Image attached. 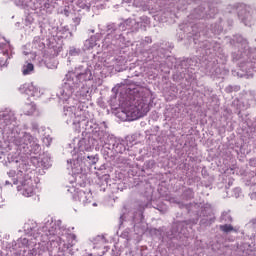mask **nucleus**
<instances>
[{
    "label": "nucleus",
    "instance_id": "obj_1",
    "mask_svg": "<svg viewBox=\"0 0 256 256\" xmlns=\"http://www.w3.org/2000/svg\"><path fill=\"white\" fill-rule=\"evenodd\" d=\"M91 85H93L91 68L80 65L66 73L62 87L56 93L59 103L63 105L62 119L64 123L72 125L73 129L78 132L85 131V133L93 134L92 138H74L69 144V149H73L71 151L73 158L67 160V169H71L72 175H75L76 179L77 177L81 179V175H86L87 171L91 169V165H95L99 161L97 154H90L95 147V140L98 139L99 141V138L95 136L94 132H89L83 127L77 129V124L66 122L65 109L73 107L75 111H79V109L89 111L85 102L91 99Z\"/></svg>",
    "mask_w": 256,
    "mask_h": 256
},
{
    "label": "nucleus",
    "instance_id": "obj_2",
    "mask_svg": "<svg viewBox=\"0 0 256 256\" xmlns=\"http://www.w3.org/2000/svg\"><path fill=\"white\" fill-rule=\"evenodd\" d=\"M0 163L10 169L6 174L23 197H33L35 186L29 176V155L41 152L39 139L19 126L15 111L6 108L0 111Z\"/></svg>",
    "mask_w": 256,
    "mask_h": 256
},
{
    "label": "nucleus",
    "instance_id": "obj_3",
    "mask_svg": "<svg viewBox=\"0 0 256 256\" xmlns=\"http://www.w3.org/2000/svg\"><path fill=\"white\" fill-rule=\"evenodd\" d=\"M64 119L67 123H73L77 125V129H86L88 133H94V137H97L102 147V153L106 157H113L115 153H125L129 151V147L135 145V135L127 136L126 139L115 137V135L107 132V124L105 122L97 123V120L93 118V115L89 111H85L83 108H79L75 111L74 107L66 108L64 111Z\"/></svg>",
    "mask_w": 256,
    "mask_h": 256
},
{
    "label": "nucleus",
    "instance_id": "obj_4",
    "mask_svg": "<svg viewBox=\"0 0 256 256\" xmlns=\"http://www.w3.org/2000/svg\"><path fill=\"white\" fill-rule=\"evenodd\" d=\"M232 45V61L237 63L238 68L232 70L233 77L238 79H253L256 72V48L249 47V41L241 35L233 36L230 41Z\"/></svg>",
    "mask_w": 256,
    "mask_h": 256
},
{
    "label": "nucleus",
    "instance_id": "obj_5",
    "mask_svg": "<svg viewBox=\"0 0 256 256\" xmlns=\"http://www.w3.org/2000/svg\"><path fill=\"white\" fill-rule=\"evenodd\" d=\"M151 93L145 88H127L126 95L121 94L118 106L121 107L126 121H136L150 111Z\"/></svg>",
    "mask_w": 256,
    "mask_h": 256
},
{
    "label": "nucleus",
    "instance_id": "obj_6",
    "mask_svg": "<svg viewBox=\"0 0 256 256\" xmlns=\"http://www.w3.org/2000/svg\"><path fill=\"white\" fill-rule=\"evenodd\" d=\"M180 29H184V33L188 32V37H193L195 45H198L199 49H202L203 55H219L223 51L221 44L217 42H209L208 40H199L201 36L203 37H213L219 35L223 31V26L221 24H214L210 26V30L205 29V25L201 23L190 24L183 27L180 26Z\"/></svg>",
    "mask_w": 256,
    "mask_h": 256
},
{
    "label": "nucleus",
    "instance_id": "obj_7",
    "mask_svg": "<svg viewBox=\"0 0 256 256\" xmlns=\"http://www.w3.org/2000/svg\"><path fill=\"white\" fill-rule=\"evenodd\" d=\"M142 25L141 22H137V20L131 18L119 25L115 23L108 24L106 26V36L102 41V49L104 51H115V49L127 45L129 43V38H127L129 32L125 31H139Z\"/></svg>",
    "mask_w": 256,
    "mask_h": 256
},
{
    "label": "nucleus",
    "instance_id": "obj_8",
    "mask_svg": "<svg viewBox=\"0 0 256 256\" xmlns=\"http://www.w3.org/2000/svg\"><path fill=\"white\" fill-rule=\"evenodd\" d=\"M145 207H147V205L140 204L138 206L137 211H134L129 214L124 213L123 215H121L120 216V227H121V225H123V221H127V219H129V215H131L133 229H134V232L136 233V235H141V234L145 233V229H147V227L145 226V221H144V217H143V211H145Z\"/></svg>",
    "mask_w": 256,
    "mask_h": 256
},
{
    "label": "nucleus",
    "instance_id": "obj_9",
    "mask_svg": "<svg viewBox=\"0 0 256 256\" xmlns=\"http://www.w3.org/2000/svg\"><path fill=\"white\" fill-rule=\"evenodd\" d=\"M253 103H255V96L251 92L243 91L239 98H235L232 101V107H234L238 115H241V111H247Z\"/></svg>",
    "mask_w": 256,
    "mask_h": 256
},
{
    "label": "nucleus",
    "instance_id": "obj_10",
    "mask_svg": "<svg viewBox=\"0 0 256 256\" xmlns=\"http://www.w3.org/2000/svg\"><path fill=\"white\" fill-rule=\"evenodd\" d=\"M197 223H199V219L197 218L184 222H175L172 225L171 231L166 233V237L168 239H173L174 237H177V235H184V237H188L189 234H187V229H191V226L197 225Z\"/></svg>",
    "mask_w": 256,
    "mask_h": 256
},
{
    "label": "nucleus",
    "instance_id": "obj_11",
    "mask_svg": "<svg viewBox=\"0 0 256 256\" xmlns=\"http://www.w3.org/2000/svg\"><path fill=\"white\" fill-rule=\"evenodd\" d=\"M205 75L211 77V79H223L226 75H229V70L219 67V64L215 61H209L206 66L201 68Z\"/></svg>",
    "mask_w": 256,
    "mask_h": 256
},
{
    "label": "nucleus",
    "instance_id": "obj_12",
    "mask_svg": "<svg viewBox=\"0 0 256 256\" xmlns=\"http://www.w3.org/2000/svg\"><path fill=\"white\" fill-rule=\"evenodd\" d=\"M10 59H13V46L5 37H0V67H8Z\"/></svg>",
    "mask_w": 256,
    "mask_h": 256
},
{
    "label": "nucleus",
    "instance_id": "obj_13",
    "mask_svg": "<svg viewBox=\"0 0 256 256\" xmlns=\"http://www.w3.org/2000/svg\"><path fill=\"white\" fill-rule=\"evenodd\" d=\"M255 8L242 4L238 10V18L241 23H243L246 27H251L255 23Z\"/></svg>",
    "mask_w": 256,
    "mask_h": 256
},
{
    "label": "nucleus",
    "instance_id": "obj_14",
    "mask_svg": "<svg viewBox=\"0 0 256 256\" xmlns=\"http://www.w3.org/2000/svg\"><path fill=\"white\" fill-rule=\"evenodd\" d=\"M218 10L213 4L208 6V10H205V5H201L198 8H195L191 13L189 19H212L217 15Z\"/></svg>",
    "mask_w": 256,
    "mask_h": 256
},
{
    "label": "nucleus",
    "instance_id": "obj_15",
    "mask_svg": "<svg viewBox=\"0 0 256 256\" xmlns=\"http://www.w3.org/2000/svg\"><path fill=\"white\" fill-rule=\"evenodd\" d=\"M68 192L73 195L74 201H79L82 205H89L93 203V193L91 191L77 190L75 187H70Z\"/></svg>",
    "mask_w": 256,
    "mask_h": 256
},
{
    "label": "nucleus",
    "instance_id": "obj_16",
    "mask_svg": "<svg viewBox=\"0 0 256 256\" xmlns=\"http://www.w3.org/2000/svg\"><path fill=\"white\" fill-rule=\"evenodd\" d=\"M199 215L201 217V225L209 226L215 223V215H213V208L211 207V204L206 203L201 206V211Z\"/></svg>",
    "mask_w": 256,
    "mask_h": 256
},
{
    "label": "nucleus",
    "instance_id": "obj_17",
    "mask_svg": "<svg viewBox=\"0 0 256 256\" xmlns=\"http://www.w3.org/2000/svg\"><path fill=\"white\" fill-rule=\"evenodd\" d=\"M150 53H152L154 66L153 69H161L163 65H165V50L163 48H159V45L154 44Z\"/></svg>",
    "mask_w": 256,
    "mask_h": 256
},
{
    "label": "nucleus",
    "instance_id": "obj_18",
    "mask_svg": "<svg viewBox=\"0 0 256 256\" xmlns=\"http://www.w3.org/2000/svg\"><path fill=\"white\" fill-rule=\"evenodd\" d=\"M93 243V251L94 253L90 254V256H103L107 253V247H105V243H107V239L105 236L98 235L92 239Z\"/></svg>",
    "mask_w": 256,
    "mask_h": 256
},
{
    "label": "nucleus",
    "instance_id": "obj_19",
    "mask_svg": "<svg viewBox=\"0 0 256 256\" xmlns=\"http://www.w3.org/2000/svg\"><path fill=\"white\" fill-rule=\"evenodd\" d=\"M19 92L22 93V95H28V97H34V99H39V97L43 95V92H41V89L33 85V83H26L21 85L19 87Z\"/></svg>",
    "mask_w": 256,
    "mask_h": 256
},
{
    "label": "nucleus",
    "instance_id": "obj_20",
    "mask_svg": "<svg viewBox=\"0 0 256 256\" xmlns=\"http://www.w3.org/2000/svg\"><path fill=\"white\" fill-rule=\"evenodd\" d=\"M30 163L34 167H42L43 169H49L51 167V156L49 154H43L41 157H31Z\"/></svg>",
    "mask_w": 256,
    "mask_h": 256
},
{
    "label": "nucleus",
    "instance_id": "obj_21",
    "mask_svg": "<svg viewBox=\"0 0 256 256\" xmlns=\"http://www.w3.org/2000/svg\"><path fill=\"white\" fill-rule=\"evenodd\" d=\"M98 39H99V34L91 36L88 40L85 41L84 48L89 51L90 49H93V47H97Z\"/></svg>",
    "mask_w": 256,
    "mask_h": 256
},
{
    "label": "nucleus",
    "instance_id": "obj_22",
    "mask_svg": "<svg viewBox=\"0 0 256 256\" xmlns=\"http://www.w3.org/2000/svg\"><path fill=\"white\" fill-rule=\"evenodd\" d=\"M32 49L34 51H42L45 49V43H43V41H41V37H39V36L34 37V39L32 41Z\"/></svg>",
    "mask_w": 256,
    "mask_h": 256
},
{
    "label": "nucleus",
    "instance_id": "obj_23",
    "mask_svg": "<svg viewBox=\"0 0 256 256\" xmlns=\"http://www.w3.org/2000/svg\"><path fill=\"white\" fill-rule=\"evenodd\" d=\"M36 110L37 106L33 102H31L30 104H25L22 107V112L24 115H33V113H35Z\"/></svg>",
    "mask_w": 256,
    "mask_h": 256
},
{
    "label": "nucleus",
    "instance_id": "obj_24",
    "mask_svg": "<svg viewBox=\"0 0 256 256\" xmlns=\"http://www.w3.org/2000/svg\"><path fill=\"white\" fill-rule=\"evenodd\" d=\"M34 71H35V66L32 63L26 62L22 66V75H32Z\"/></svg>",
    "mask_w": 256,
    "mask_h": 256
},
{
    "label": "nucleus",
    "instance_id": "obj_25",
    "mask_svg": "<svg viewBox=\"0 0 256 256\" xmlns=\"http://www.w3.org/2000/svg\"><path fill=\"white\" fill-rule=\"evenodd\" d=\"M246 229H250L252 232L251 234H248L249 239H254L256 230V218H253L248 222Z\"/></svg>",
    "mask_w": 256,
    "mask_h": 256
},
{
    "label": "nucleus",
    "instance_id": "obj_26",
    "mask_svg": "<svg viewBox=\"0 0 256 256\" xmlns=\"http://www.w3.org/2000/svg\"><path fill=\"white\" fill-rule=\"evenodd\" d=\"M224 91L226 93H237V91H241V86L239 85H228L225 87Z\"/></svg>",
    "mask_w": 256,
    "mask_h": 256
},
{
    "label": "nucleus",
    "instance_id": "obj_27",
    "mask_svg": "<svg viewBox=\"0 0 256 256\" xmlns=\"http://www.w3.org/2000/svg\"><path fill=\"white\" fill-rule=\"evenodd\" d=\"M81 54V49L76 48L75 46H70L69 55L70 57H77Z\"/></svg>",
    "mask_w": 256,
    "mask_h": 256
},
{
    "label": "nucleus",
    "instance_id": "obj_28",
    "mask_svg": "<svg viewBox=\"0 0 256 256\" xmlns=\"http://www.w3.org/2000/svg\"><path fill=\"white\" fill-rule=\"evenodd\" d=\"M183 197L184 199H193V197H195V192H193V189L191 188H187L184 192H183Z\"/></svg>",
    "mask_w": 256,
    "mask_h": 256
},
{
    "label": "nucleus",
    "instance_id": "obj_29",
    "mask_svg": "<svg viewBox=\"0 0 256 256\" xmlns=\"http://www.w3.org/2000/svg\"><path fill=\"white\" fill-rule=\"evenodd\" d=\"M220 231L223 233H231V231H235V228L231 224L220 225Z\"/></svg>",
    "mask_w": 256,
    "mask_h": 256
},
{
    "label": "nucleus",
    "instance_id": "obj_30",
    "mask_svg": "<svg viewBox=\"0 0 256 256\" xmlns=\"http://www.w3.org/2000/svg\"><path fill=\"white\" fill-rule=\"evenodd\" d=\"M220 219L221 221H224V223H231V221H233L229 212H223Z\"/></svg>",
    "mask_w": 256,
    "mask_h": 256
},
{
    "label": "nucleus",
    "instance_id": "obj_31",
    "mask_svg": "<svg viewBox=\"0 0 256 256\" xmlns=\"http://www.w3.org/2000/svg\"><path fill=\"white\" fill-rule=\"evenodd\" d=\"M163 228H159V229H154V233L156 235L160 236V239H165V234L163 233Z\"/></svg>",
    "mask_w": 256,
    "mask_h": 256
},
{
    "label": "nucleus",
    "instance_id": "obj_32",
    "mask_svg": "<svg viewBox=\"0 0 256 256\" xmlns=\"http://www.w3.org/2000/svg\"><path fill=\"white\" fill-rule=\"evenodd\" d=\"M33 21H34L33 16L28 15V16H26V18H25V25H26V26H29V25H31V23H33Z\"/></svg>",
    "mask_w": 256,
    "mask_h": 256
},
{
    "label": "nucleus",
    "instance_id": "obj_33",
    "mask_svg": "<svg viewBox=\"0 0 256 256\" xmlns=\"http://www.w3.org/2000/svg\"><path fill=\"white\" fill-rule=\"evenodd\" d=\"M5 187H13V179L10 178V180H6L5 183H4Z\"/></svg>",
    "mask_w": 256,
    "mask_h": 256
},
{
    "label": "nucleus",
    "instance_id": "obj_34",
    "mask_svg": "<svg viewBox=\"0 0 256 256\" xmlns=\"http://www.w3.org/2000/svg\"><path fill=\"white\" fill-rule=\"evenodd\" d=\"M234 195H235V197L237 199V197H239V195H241V188L234 189Z\"/></svg>",
    "mask_w": 256,
    "mask_h": 256
},
{
    "label": "nucleus",
    "instance_id": "obj_35",
    "mask_svg": "<svg viewBox=\"0 0 256 256\" xmlns=\"http://www.w3.org/2000/svg\"><path fill=\"white\" fill-rule=\"evenodd\" d=\"M32 129H33V131H37V129H39V124L33 123L32 124Z\"/></svg>",
    "mask_w": 256,
    "mask_h": 256
},
{
    "label": "nucleus",
    "instance_id": "obj_36",
    "mask_svg": "<svg viewBox=\"0 0 256 256\" xmlns=\"http://www.w3.org/2000/svg\"><path fill=\"white\" fill-rule=\"evenodd\" d=\"M144 41L149 45V43H152L151 37H145Z\"/></svg>",
    "mask_w": 256,
    "mask_h": 256
},
{
    "label": "nucleus",
    "instance_id": "obj_37",
    "mask_svg": "<svg viewBox=\"0 0 256 256\" xmlns=\"http://www.w3.org/2000/svg\"><path fill=\"white\" fill-rule=\"evenodd\" d=\"M251 127H253V129H256V117L254 118V121L252 122Z\"/></svg>",
    "mask_w": 256,
    "mask_h": 256
},
{
    "label": "nucleus",
    "instance_id": "obj_38",
    "mask_svg": "<svg viewBox=\"0 0 256 256\" xmlns=\"http://www.w3.org/2000/svg\"><path fill=\"white\" fill-rule=\"evenodd\" d=\"M43 141H44V143H46V141H47V143H48L47 146H49V141H51V139L46 138V139H44Z\"/></svg>",
    "mask_w": 256,
    "mask_h": 256
},
{
    "label": "nucleus",
    "instance_id": "obj_39",
    "mask_svg": "<svg viewBox=\"0 0 256 256\" xmlns=\"http://www.w3.org/2000/svg\"><path fill=\"white\" fill-rule=\"evenodd\" d=\"M89 33H95V30L94 29H90L88 30Z\"/></svg>",
    "mask_w": 256,
    "mask_h": 256
},
{
    "label": "nucleus",
    "instance_id": "obj_40",
    "mask_svg": "<svg viewBox=\"0 0 256 256\" xmlns=\"http://www.w3.org/2000/svg\"><path fill=\"white\" fill-rule=\"evenodd\" d=\"M67 65H71V60L68 58Z\"/></svg>",
    "mask_w": 256,
    "mask_h": 256
},
{
    "label": "nucleus",
    "instance_id": "obj_41",
    "mask_svg": "<svg viewBox=\"0 0 256 256\" xmlns=\"http://www.w3.org/2000/svg\"><path fill=\"white\" fill-rule=\"evenodd\" d=\"M92 205H93V207H97V204H96V202H94Z\"/></svg>",
    "mask_w": 256,
    "mask_h": 256
},
{
    "label": "nucleus",
    "instance_id": "obj_42",
    "mask_svg": "<svg viewBox=\"0 0 256 256\" xmlns=\"http://www.w3.org/2000/svg\"><path fill=\"white\" fill-rule=\"evenodd\" d=\"M141 19H143V21H145V19H147V17L143 16Z\"/></svg>",
    "mask_w": 256,
    "mask_h": 256
},
{
    "label": "nucleus",
    "instance_id": "obj_43",
    "mask_svg": "<svg viewBox=\"0 0 256 256\" xmlns=\"http://www.w3.org/2000/svg\"><path fill=\"white\" fill-rule=\"evenodd\" d=\"M103 34H104L103 30H101V31H100V35H103Z\"/></svg>",
    "mask_w": 256,
    "mask_h": 256
},
{
    "label": "nucleus",
    "instance_id": "obj_44",
    "mask_svg": "<svg viewBox=\"0 0 256 256\" xmlns=\"http://www.w3.org/2000/svg\"><path fill=\"white\" fill-rule=\"evenodd\" d=\"M24 55H29V52H24Z\"/></svg>",
    "mask_w": 256,
    "mask_h": 256
},
{
    "label": "nucleus",
    "instance_id": "obj_45",
    "mask_svg": "<svg viewBox=\"0 0 256 256\" xmlns=\"http://www.w3.org/2000/svg\"><path fill=\"white\" fill-rule=\"evenodd\" d=\"M76 21L79 23V21H80L79 18H76Z\"/></svg>",
    "mask_w": 256,
    "mask_h": 256
},
{
    "label": "nucleus",
    "instance_id": "obj_46",
    "mask_svg": "<svg viewBox=\"0 0 256 256\" xmlns=\"http://www.w3.org/2000/svg\"><path fill=\"white\" fill-rule=\"evenodd\" d=\"M111 103H113V99L111 100Z\"/></svg>",
    "mask_w": 256,
    "mask_h": 256
}]
</instances>
